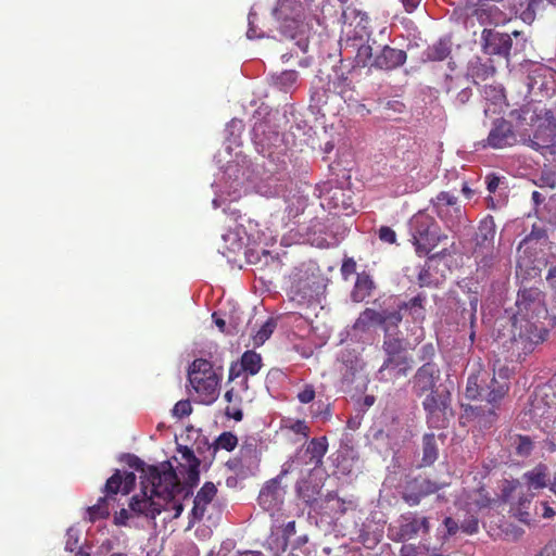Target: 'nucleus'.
Instances as JSON below:
<instances>
[{"instance_id":"obj_1","label":"nucleus","mask_w":556,"mask_h":556,"mask_svg":"<svg viewBox=\"0 0 556 556\" xmlns=\"http://www.w3.org/2000/svg\"><path fill=\"white\" fill-rule=\"evenodd\" d=\"M515 307L510 337L503 346L511 359L521 362L546 340L548 332L542 321L548 314L545 293L539 287L527 286L522 281Z\"/></svg>"},{"instance_id":"obj_2","label":"nucleus","mask_w":556,"mask_h":556,"mask_svg":"<svg viewBox=\"0 0 556 556\" xmlns=\"http://www.w3.org/2000/svg\"><path fill=\"white\" fill-rule=\"evenodd\" d=\"M129 465L143 472L142 496L134 495L129 503L130 509L137 515L154 519L162 513L164 505L154 501L153 497L168 503L185 489L170 462H163L160 467L148 466L146 468L144 463L135 456Z\"/></svg>"},{"instance_id":"obj_3","label":"nucleus","mask_w":556,"mask_h":556,"mask_svg":"<svg viewBox=\"0 0 556 556\" xmlns=\"http://www.w3.org/2000/svg\"><path fill=\"white\" fill-rule=\"evenodd\" d=\"M386 358L379 372L387 380L406 377L413 367V359L407 353V342L399 336H384L382 343Z\"/></svg>"},{"instance_id":"obj_4","label":"nucleus","mask_w":556,"mask_h":556,"mask_svg":"<svg viewBox=\"0 0 556 556\" xmlns=\"http://www.w3.org/2000/svg\"><path fill=\"white\" fill-rule=\"evenodd\" d=\"M188 381L200 403L210 405L216 401L220 378L210 361L194 359L188 369Z\"/></svg>"},{"instance_id":"obj_5","label":"nucleus","mask_w":556,"mask_h":556,"mask_svg":"<svg viewBox=\"0 0 556 556\" xmlns=\"http://www.w3.org/2000/svg\"><path fill=\"white\" fill-rule=\"evenodd\" d=\"M410 235L415 251L419 256L430 253L447 236L441 232L435 219L425 212L415 214L410 222Z\"/></svg>"},{"instance_id":"obj_6","label":"nucleus","mask_w":556,"mask_h":556,"mask_svg":"<svg viewBox=\"0 0 556 556\" xmlns=\"http://www.w3.org/2000/svg\"><path fill=\"white\" fill-rule=\"evenodd\" d=\"M533 497L534 493L525 492L521 482L517 479L506 480L503 485V502L509 503L513 516L523 523H529L531 520L529 509Z\"/></svg>"},{"instance_id":"obj_7","label":"nucleus","mask_w":556,"mask_h":556,"mask_svg":"<svg viewBox=\"0 0 556 556\" xmlns=\"http://www.w3.org/2000/svg\"><path fill=\"white\" fill-rule=\"evenodd\" d=\"M444 485L422 476H407L401 486V497L409 506H417L422 498L437 493Z\"/></svg>"},{"instance_id":"obj_8","label":"nucleus","mask_w":556,"mask_h":556,"mask_svg":"<svg viewBox=\"0 0 556 556\" xmlns=\"http://www.w3.org/2000/svg\"><path fill=\"white\" fill-rule=\"evenodd\" d=\"M431 204L435 214L447 228L453 230L460 226L464 213L457 197L447 191H441L431 200Z\"/></svg>"},{"instance_id":"obj_9","label":"nucleus","mask_w":556,"mask_h":556,"mask_svg":"<svg viewBox=\"0 0 556 556\" xmlns=\"http://www.w3.org/2000/svg\"><path fill=\"white\" fill-rule=\"evenodd\" d=\"M450 405V394L430 392L422 402L427 413V424L431 428L443 429L446 427V409Z\"/></svg>"},{"instance_id":"obj_10","label":"nucleus","mask_w":556,"mask_h":556,"mask_svg":"<svg viewBox=\"0 0 556 556\" xmlns=\"http://www.w3.org/2000/svg\"><path fill=\"white\" fill-rule=\"evenodd\" d=\"M496 236V225L492 216L483 218L476 232V245L473 255L476 260L483 262L494 254V241Z\"/></svg>"},{"instance_id":"obj_11","label":"nucleus","mask_w":556,"mask_h":556,"mask_svg":"<svg viewBox=\"0 0 556 556\" xmlns=\"http://www.w3.org/2000/svg\"><path fill=\"white\" fill-rule=\"evenodd\" d=\"M430 522L428 517H420L417 513L408 511L399 518V531L393 538L396 542H404L419 534H428Z\"/></svg>"},{"instance_id":"obj_12","label":"nucleus","mask_w":556,"mask_h":556,"mask_svg":"<svg viewBox=\"0 0 556 556\" xmlns=\"http://www.w3.org/2000/svg\"><path fill=\"white\" fill-rule=\"evenodd\" d=\"M482 50L489 55H498L509 59L511 50V36L504 33L494 31L490 28H484L481 34Z\"/></svg>"},{"instance_id":"obj_13","label":"nucleus","mask_w":556,"mask_h":556,"mask_svg":"<svg viewBox=\"0 0 556 556\" xmlns=\"http://www.w3.org/2000/svg\"><path fill=\"white\" fill-rule=\"evenodd\" d=\"M486 141L488 146L493 149H504L517 144L518 138L510 122L497 118L493 123Z\"/></svg>"},{"instance_id":"obj_14","label":"nucleus","mask_w":556,"mask_h":556,"mask_svg":"<svg viewBox=\"0 0 556 556\" xmlns=\"http://www.w3.org/2000/svg\"><path fill=\"white\" fill-rule=\"evenodd\" d=\"M178 452L181 454V459L178 466V473L185 479L186 485L189 490L186 492L188 495L191 489L198 484L200 480V459L194 455L193 451L188 446H179Z\"/></svg>"},{"instance_id":"obj_15","label":"nucleus","mask_w":556,"mask_h":556,"mask_svg":"<svg viewBox=\"0 0 556 556\" xmlns=\"http://www.w3.org/2000/svg\"><path fill=\"white\" fill-rule=\"evenodd\" d=\"M440 379V369L433 363H426L419 367L413 378V391L421 396L427 392L435 391L434 388Z\"/></svg>"},{"instance_id":"obj_16","label":"nucleus","mask_w":556,"mask_h":556,"mask_svg":"<svg viewBox=\"0 0 556 556\" xmlns=\"http://www.w3.org/2000/svg\"><path fill=\"white\" fill-rule=\"evenodd\" d=\"M469 16L476 17L480 25L497 26L507 21L506 13L489 1H477L470 8Z\"/></svg>"},{"instance_id":"obj_17","label":"nucleus","mask_w":556,"mask_h":556,"mask_svg":"<svg viewBox=\"0 0 556 556\" xmlns=\"http://www.w3.org/2000/svg\"><path fill=\"white\" fill-rule=\"evenodd\" d=\"M406 60L407 53L404 50L386 45L374 56L370 66L381 71H392L402 66Z\"/></svg>"},{"instance_id":"obj_18","label":"nucleus","mask_w":556,"mask_h":556,"mask_svg":"<svg viewBox=\"0 0 556 556\" xmlns=\"http://www.w3.org/2000/svg\"><path fill=\"white\" fill-rule=\"evenodd\" d=\"M136 484V475L131 471L116 469L115 472L106 480L103 492L110 498L117 493L129 494Z\"/></svg>"},{"instance_id":"obj_19","label":"nucleus","mask_w":556,"mask_h":556,"mask_svg":"<svg viewBox=\"0 0 556 556\" xmlns=\"http://www.w3.org/2000/svg\"><path fill=\"white\" fill-rule=\"evenodd\" d=\"M520 18L528 25L551 14V5L546 0H525L520 3Z\"/></svg>"},{"instance_id":"obj_20","label":"nucleus","mask_w":556,"mask_h":556,"mask_svg":"<svg viewBox=\"0 0 556 556\" xmlns=\"http://www.w3.org/2000/svg\"><path fill=\"white\" fill-rule=\"evenodd\" d=\"M217 493V489L213 482H205L203 486L198 491L193 507L191 510V522L199 521L203 518L206 506L213 501Z\"/></svg>"},{"instance_id":"obj_21","label":"nucleus","mask_w":556,"mask_h":556,"mask_svg":"<svg viewBox=\"0 0 556 556\" xmlns=\"http://www.w3.org/2000/svg\"><path fill=\"white\" fill-rule=\"evenodd\" d=\"M465 508L471 513L479 511L481 509L490 507L493 498L485 490L484 486H479L472 490H467L463 494L462 498Z\"/></svg>"},{"instance_id":"obj_22","label":"nucleus","mask_w":556,"mask_h":556,"mask_svg":"<svg viewBox=\"0 0 556 556\" xmlns=\"http://www.w3.org/2000/svg\"><path fill=\"white\" fill-rule=\"evenodd\" d=\"M522 480L529 492L544 489L548 482L547 466L544 464L536 465L533 469L522 475Z\"/></svg>"},{"instance_id":"obj_23","label":"nucleus","mask_w":556,"mask_h":556,"mask_svg":"<svg viewBox=\"0 0 556 556\" xmlns=\"http://www.w3.org/2000/svg\"><path fill=\"white\" fill-rule=\"evenodd\" d=\"M295 521H289L281 531V536L274 532L267 540L268 547L273 551L274 556H279L288 547L290 536L295 534Z\"/></svg>"},{"instance_id":"obj_24","label":"nucleus","mask_w":556,"mask_h":556,"mask_svg":"<svg viewBox=\"0 0 556 556\" xmlns=\"http://www.w3.org/2000/svg\"><path fill=\"white\" fill-rule=\"evenodd\" d=\"M295 491L298 497L307 505H313L321 491L319 483L312 481L308 478L301 479L296 482Z\"/></svg>"},{"instance_id":"obj_25","label":"nucleus","mask_w":556,"mask_h":556,"mask_svg":"<svg viewBox=\"0 0 556 556\" xmlns=\"http://www.w3.org/2000/svg\"><path fill=\"white\" fill-rule=\"evenodd\" d=\"M486 378H489L486 372L470 375L467 379L466 397L484 401Z\"/></svg>"},{"instance_id":"obj_26","label":"nucleus","mask_w":556,"mask_h":556,"mask_svg":"<svg viewBox=\"0 0 556 556\" xmlns=\"http://www.w3.org/2000/svg\"><path fill=\"white\" fill-rule=\"evenodd\" d=\"M426 295L424 293H418L416 296L412 298L407 302H402L400 304V309H404L408 312L414 321H422L425 319L426 308Z\"/></svg>"},{"instance_id":"obj_27","label":"nucleus","mask_w":556,"mask_h":556,"mask_svg":"<svg viewBox=\"0 0 556 556\" xmlns=\"http://www.w3.org/2000/svg\"><path fill=\"white\" fill-rule=\"evenodd\" d=\"M401 312L400 304L397 305V309L382 311L381 327L384 331V336H399L397 327L403 319Z\"/></svg>"},{"instance_id":"obj_28","label":"nucleus","mask_w":556,"mask_h":556,"mask_svg":"<svg viewBox=\"0 0 556 556\" xmlns=\"http://www.w3.org/2000/svg\"><path fill=\"white\" fill-rule=\"evenodd\" d=\"M372 288L374 282L370 277L365 273L358 274L353 291L351 293L352 300L356 303L363 302L367 296L370 295Z\"/></svg>"},{"instance_id":"obj_29","label":"nucleus","mask_w":556,"mask_h":556,"mask_svg":"<svg viewBox=\"0 0 556 556\" xmlns=\"http://www.w3.org/2000/svg\"><path fill=\"white\" fill-rule=\"evenodd\" d=\"M439 448L433 433H426L422 437V466H431L438 459Z\"/></svg>"},{"instance_id":"obj_30","label":"nucleus","mask_w":556,"mask_h":556,"mask_svg":"<svg viewBox=\"0 0 556 556\" xmlns=\"http://www.w3.org/2000/svg\"><path fill=\"white\" fill-rule=\"evenodd\" d=\"M224 397L228 403L225 409V415L228 418L235 419L236 421H241L243 418V412L241 409V396L238 393H236L233 389H230L226 391Z\"/></svg>"},{"instance_id":"obj_31","label":"nucleus","mask_w":556,"mask_h":556,"mask_svg":"<svg viewBox=\"0 0 556 556\" xmlns=\"http://www.w3.org/2000/svg\"><path fill=\"white\" fill-rule=\"evenodd\" d=\"M495 73V66L493 62L489 60L485 63H482L479 59L475 62H471L468 67V74L477 80H485L489 77L493 76Z\"/></svg>"},{"instance_id":"obj_32","label":"nucleus","mask_w":556,"mask_h":556,"mask_svg":"<svg viewBox=\"0 0 556 556\" xmlns=\"http://www.w3.org/2000/svg\"><path fill=\"white\" fill-rule=\"evenodd\" d=\"M327 450L328 443L326 437L314 438L309 441L306 447V453L309 455V460L315 465H318L321 463Z\"/></svg>"},{"instance_id":"obj_33","label":"nucleus","mask_w":556,"mask_h":556,"mask_svg":"<svg viewBox=\"0 0 556 556\" xmlns=\"http://www.w3.org/2000/svg\"><path fill=\"white\" fill-rule=\"evenodd\" d=\"M508 391L507 382H500L494 377L490 379V383H485L484 401L488 403H496L502 400Z\"/></svg>"},{"instance_id":"obj_34","label":"nucleus","mask_w":556,"mask_h":556,"mask_svg":"<svg viewBox=\"0 0 556 556\" xmlns=\"http://www.w3.org/2000/svg\"><path fill=\"white\" fill-rule=\"evenodd\" d=\"M382 312H377L372 308H366L361 313L359 317L356 319L354 328L365 331L372 325L381 326Z\"/></svg>"},{"instance_id":"obj_35","label":"nucleus","mask_w":556,"mask_h":556,"mask_svg":"<svg viewBox=\"0 0 556 556\" xmlns=\"http://www.w3.org/2000/svg\"><path fill=\"white\" fill-rule=\"evenodd\" d=\"M240 364L244 372L254 376L262 368V357L255 351H245L241 356Z\"/></svg>"},{"instance_id":"obj_36","label":"nucleus","mask_w":556,"mask_h":556,"mask_svg":"<svg viewBox=\"0 0 556 556\" xmlns=\"http://www.w3.org/2000/svg\"><path fill=\"white\" fill-rule=\"evenodd\" d=\"M299 78V73L293 70L283 71L279 75L273 76L274 85L281 91L288 92L295 85Z\"/></svg>"},{"instance_id":"obj_37","label":"nucleus","mask_w":556,"mask_h":556,"mask_svg":"<svg viewBox=\"0 0 556 556\" xmlns=\"http://www.w3.org/2000/svg\"><path fill=\"white\" fill-rule=\"evenodd\" d=\"M555 132L553 129L545 127H539L534 135L533 139H529L531 142V147L535 150H540L543 148H547L554 140Z\"/></svg>"},{"instance_id":"obj_38","label":"nucleus","mask_w":556,"mask_h":556,"mask_svg":"<svg viewBox=\"0 0 556 556\" xmlns=\"http://www.w3.org/2000/svg\"><path fill=\"white\" fill-rule=\"evenodd\" d=\"M238 445V438L230 431H225L220 433L213 443V447L215 451L225 450L227 452H231Z\"/></svg>"},{"instance_id":"obj_39","label":"nucleus","mask_w":556,"mask_h":556,"mask_svg":"<svg viewBox=\"0 0 556 556\" xmlns=\"http://www.w3.org/2000/svg\"><path fill=\"white\" fill-rule=\"evenodd\" d=\"M109 498L106 496L100 497L93 506L88 508V515L90 521H96L99 519H105L110 515L109 510Z\"/></svg>"},{"instance_id":"obj_40","label":"nucleus","mask_w":556,"mask_h":556,"mask_svg":"<svg viewBox=\"0 0 556 556\" xmlns=\"http://www.w3.org/2000/svg\"><path fill=\"white\" fill-rule=\"evenodd\" d=\"M242 463L255 464L258 462V450L254 441H245L240 446L239 456Z\"/></svg>"},{"instance_id":"obj_41","label":"nucleus","mask_w":556,"mask_h":556,"mask_svg":"<svg viewBox=\"0 0 556 556\" xmlns=\"http://www.w3.org/2000/svg\"><path fill=\"white\" fill-rule=\"evenodd\" d=\"M451 53V47L448 41L439 40L428 50V59L431 61H443Z\"/></svg>"},{"instance_id":"obj_42","label":"nucleus","mask_w":556,"mask_h":556,"mask_svg":"<svg viewBox=\"0 0 556 556\" xmlns=\"http://www.w3.org/2000/svg\"><path fill=\"white\" fill-rule=\"evenodd\" d=\"M276 326H277V323L273 318L267 319L262 325V327L256 332V334L253 336V344L255 346H261L262 344H264L265 341L268 340L269 337L273 334Z\"/></svg>"},{"instance_id":"obj_43","label":"nucleus","mask_w":556,"mask_h":556,"mask_svg":"<svg viewBox=\"0 0 556 556\" xmlns=\"http://www.w3.org/2000/svg\"><path fill=\"white\" fill-rule=\"evenodd\" d=\"M515 445L519 456L527 457L532 453L533 442L528 435H517Z\"/></svg>"},{"instance_id":"obj_44","label":"nucleus","mask_w":556,"mask_h":556,"mask_svg":"<svg viewBox=\"0 0 556 556\" xmlns=\"http://www.w3.org/2000/svg\"><path fill=\"white\" fill-rule=\"evenodd\" d=\"M191 413L192 406L189 400L178 401L172 409V415L177 419L188 417Z\"/></svg>"},{"instance_id":"obj_45","label":"nucleus","mask_w":556,"mask_h":556,"mask_svg":"<svg viewBox=\"0 0 556 556\" xmlns=\"http://www.w3.org/2000/svg\"><path fill=\"white\" fill-rule=\"evenodd\" d=\"M372 48L369 45H362L356 52V62L357 64H362L363 66H366L370 64L369 62L372 61Z\"/></svg>"},{"instance_id":"obj_46","label":"nucleus","mask_w":556,"mask_h":556,"mask_svg":"<svg viewBox=\"0 0 556 556\" xmlns=\"http://www.w3.org/2000/svg\"><path fill=\"white\" fill-rule=\"evenodd\" d=\"M378 237L382 242L390 244L395 243L396 241V233L389 226H381L378 231Z\"/></svg>"},{"instance_id":"obj_47","label":"nucleus","mask_w":556,"mask_h":556,"mask_svg":"<svg viewBox=\"0 0 556 556\" xmlns=\"http://www.w3.org/2000/svg\"><path fill=\"white\" fill-rule=\"evenodd\" d=\"M356 271V262L352 257H345L341 266V275L346 280Z\"/></svg>"},{"instance_id":"obj_48","label":"nucleus","mask_w":556,"mask_h":556,"mask_svg":"<svg viewBox=\"0 0 556 556\" xmlns=\"http://www.w3.org/2000/svg\"><path fill=\"white\" fill-rule=\"evenodd\" d=\"M315 388L312 384H305L304 389L298 393V400L302 404H308L315 399Z\"/></svg>"},{"instance_id":"obj_49","label":"nucleus","mask_w":556,"mask_h":556,"mask_svg":"<svg viewBox=\"0 0 556 556\" xmlns=\"http://www.w3.org/2000/svg\"><path fill=\"white\" fill-rule=\"evenodd\" d=\"M289 428L294 433L302 434L304 438H307L309 434V427L304 420H295Z\"/></svg>"},{"instance_id":"obj_50","label":"nucleus","mask_w":556,"mask_h":556,"mask_svg":"<svg viewBox=\"0 0 556 556\" xmlns=\"http://www.w3.org/2000/svg\"><path fill=\"white\" fill-rule=\"evenodd\" d=\"M460 528H462L463 532H465L467 534H473V533L478 532V528H479L478 519L475 517H471L469 520L464 522Z\"/></svg>"},{"instance_id":"obj_51","label":"nucleus","mask_w":556,"mask_h":556,"mask_svg":"<svg viewBox=\"0 0 556 556\" xmlns=\"http://www.w3.org/2000/svg\"><path fill=\"white\" fill-rule=\"evenodd\" d=\"M339 93L345 102H357V99L354 97V89L350 86V84H344Z\"/></svg>"},{"instance_id":"obj_52","label":"nucleus","mask_w":556,"mask_h":556,"mask_svg":"<svg viewBox=\"0 0 556 556\" xmlns=\"http://www.w3.org/2000/svg\"><path fill=\"white\" fill-rule=\"evenodd\" d=\"M472 97V90L469 87L462 89L456 96V102L459 105L466 104Z\"/></svg>"},{"instance_id":"obj_53","label":"nucleus","mask_w":556,"mask_h":556,"mask_svg":"<svg viewBox=\"0 0 556 556\" xmlns=\"http://www.w3.org/2000/svg\"><path fill=\"white\" fill-rule=\"evenodd\" d=\"M130 517V514L127 509L122 508L115 516H114V523L116 526H126L127 521Z\"/></svg>"},{"instance_id":"obj_54","label":"nucleus","mask_w":556,"mask_h":556,"mask_svg":"<svg viewBox=\"0 0 556 556\" xmlns=\"http://www.w3.org/2000/svg\"><path fill=\"white\" fill-rule=\"evenodd\" d=\"M242 372H244L243 369H241V364L239 363H232L229 368V381H232L237 378H239Z\"/></svg>"},{"instance_id":"obj_55","label":"nucleus","mask_w":556,"mask_h":556,"mask_svg":"<svg viewBox=\"0 0 556 556\" xmlns=\"http://www.w3.org/2000/svg\"><path fill=\"white\" fill-rule=\"evenodd\" d=\"M546 280L553 289H556V260L551 263L548 268V273L546 275Z\"/></svg>"},{"instance_id":"obj_56","label":"nucleus","mask_w":556,"mask_h":556,"mask_svg":"<svg viewBox=\"0 0 556 556\" xmlns=\"http://www.w3.org/2000/svg\"><path fill=\"white\" fill-rule=\"evenodd\" d=\"M212 317L214 319L216 327L219 329L220 332L227 333V334L231 333V331L229 329H227V327H226L225 319L219 317L216 313H213Z\"/></svg>"},{"instance_id":"obj_57","label":"nucleus","mask_w":556,"mask_h":556,"mask_svg":"<svg viewBox=\"0 0 556 556\" xmlns=\"http://www.w3.org/2000/svg\"><path fill=\"white\" fill-rule=\"evenodd\" d=\"M500 179L498 177L492 175L486 177V188L490 193H493L498 188Z\"/></svg>"},{"instance_id":"obj_58","label":"nucleus","mask_w":556,"mask_h":556,"mask_svg":"<svg viewBox=\"0 0 556 556\" xmlns=\"http://www.w3.org/2000/svg\"><path fill=\"white\" fill-rule=\"evenodd\" d=\"M407 13L414 12L420 4L421 0H401Z\"/></svg>"},{"instance_id":"obj_59","label":"nucleus","mask_w":556,"mask_h":556,"mask_svg":"<svg viewBox=\"0 0 556 556\" xmlns=\"http://www.w3.org/2000/svg\"><path fill=\"white\" fill-rule=\"evenodd\" d=\"M400 556H417V548L413 544L403 545L400 549Z\"/></svg>"},{"instance_id":"obj_60","label":"nucleus","mask_w":556,"mask_h":556,"mask_svg":"<svg viewBox=\"0 0 556 556\" xmlns=\"http://www.w3.org/2000/svg\"><path fill=\"white\" fill-rule=\"evenodd\" d=\"M444 525H445V527L447 529L448 534H451V535L455 534L457 532V530H458L457 522L453 518H451V517H446L444 519Z\"/></svg>"},{"instance_id":"obj_61","label":"nucleus","mask_w":556,"mask_h":556,"mask_svg":"<svg viewBox=\"0 0 556 556\" xmlns=\"http://www.w3.org/2000/svg\"><path fill=\"white\" fill-rule=\"evenodd\" d=\"M325 500H326L327 502H330V501L337 500L340 511H341V513H344V511H345V506H344L345 502H344L343 500L339 498V497H338V495H337V493H334V492H329V493L326 495Z\"/></svg>"},{"instance_id":"obj_62","label":"nucleus","mask_w":556,"mask_h":556,"mask_svg":"<svg viewBox=\"0 0 556 556\" xmlns=\"http://www.w3.org/2000/svg\"><path fill=\"white\" fill-rule=\"evenodd\" d=\"M270 497H273V494L269 490H262L258 495V502L262 506H265Z\"/></svg>"},{"instance_id":"obj_63","label":"nucleus","mask_w":556,"mask_h":556,"mask_svg":"<svg viewBox=\"0 0 556 556\" xmlns=\"http://www.w3.org/2000/svg\"><path fill=\"white\" fill-rule=\"evenodd\" d=\"M226 465L229 467V469L237 471V470H239L240 467L243 466V463L241 462V459L239 457H237V458L228 460L226 463Z\"/></svg>"},{"instance_id":"obj_64","label":"nucleus","mask_w":556,"mask_h":556,"mask_svg":"<svg viewBox=\"0 0 556 556\" xmlns=\"http://www.w3.org/2000/svg\"><path fill=\"white\" fill-rule=\"evenodd\" d=\"M428 277H429L428 270L427 269H421L419 275H418L419 285L420 286L428 285L429 283Z\"/></svg>"}]
</instances>
